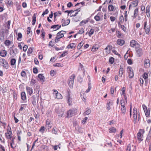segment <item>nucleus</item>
<instances>
[{"instance_id":"f257e3e1","label":"nucleus","mask_w":151,"mask_h":151,"mask_svg":"<svg viewBox=\"0 0 151 151\" xmlns=\"http://www.w3.org/2000/svg\"><path fill=\"white\" fill-rule=\"evenodd\" d=\"M55 106V111L58 114V116L60 117H62L64 111L61 105L58 104H56Z\"/></svg>"},{"instance_id":"f03ea898","label":"nucleus","mask_w":151,"mask_h":151,"mask_svg":"<svg viewBox=\"0 0 151 151\" xmlns=\"http://www.w3.org/2000/svg\"><path fill=\"white\" fill-rule=\"evenodd\" d=\"M75 77V75L73 74V75L70 76L68 81V84L69 86L71 88H72L73 87L74 81Z\"/></svg>"},{"instance_id":"7ed1b4c3","label":"nucleus","mask_w":151,"mask_h":151,"mask_svg":"<svg viewBox=\"0 0 151 151\" xmlns=\"http://www.w3.org/2000/svg\"><path fill=\"white\" fill-rule=\"evenodd\" d=\"M77 109L76 108H73L69 110L68 112V116L69 117H71L75 115V114L77 112Z\"/></svg>"},{"instance_id":"20e7f679","label":"nucleus","mask_w":151,"mask_h":151,"mask_svg":"<svg viewBox=\"0 0 151 151\" xmlns=\"http://www.w3.org/2000/svg\"><path fill=\"white\" fill-rule=\"evenodd\" d=\"M0 63L2 64L3 67L6 69L9 68L8 63L5 59L3 58L0 59Z\"/></svg>"},{"instance_id":"39448f33","label":"nucleus","mask_w":151,"mask_h":151,"mask_svg":"<svg viewBox=\"0 0 151 151\" xmlns=\"http://www.w3.org/2000/svg\"><path fill=\"white\" fill-rule=\"evenodd\" d=\"M145 132L144 130L143 129H140L139 130V132L137 134V138L138 139L141 141L143 140L142 138V137H143V135H142V134H144Z\"/></svg>"},{"instance_id":"423d86ee","label":"nucleus","mask_w":151,"mask_h":151,"mask_svg":"<svg viewBox=\"0 0 151 151\" xmlns=\"http://www.w3.org/2000/svg\"><path fill=\"white\" fill-rule=\"evenodd\" d=\"M142 107L146 116L147 117H148L150 115V109L148 108L147 109V106L145 104L142 105Z\"/></svg>"},{"instance_id":"0eeeda50","label":"nucleus","mask_w":151,"mask_h":151,"mask_svg":"<svg viewBox=\"0 0 151 151\" xmlns=\"http://www.w3.org/2000/svg\"><path fill=\"white\" fill-rule=\"evenodd\" d=\"M128 73L129 74V78H132L134 76L133 70L131 67H129L127 68Z\"/></svg>"},{"instance_id":"6e6552de","label":"nucleus","mask_w":151,"mask_h":151,"mask_svg":"<svg viewBox=\"0 0 151 151\" xmlns=\"http://www.w3.org/2000/svg\"><path fill=\"white\" fill-rule=\"evenodd\" d=\"M135 50L137 53V56L139 57H140L142 55V50L140 47L136 46Z\"/></svg>"},{"instance_id":"1a4fd4ad","label":"nucleus","mask_w":151,"mask_h":151,"mask_svg":"<svg viewBox=\"0 0 151 151\" xmlns=\"http://www.w3.org/2000/svg\"><path fill=\"white\" fill-rule=\"evenodd\" d=\"M139 0H135L132 2V4H130L129 6V9L130 10V8L131 6L133 7H135L138 5Z\"/></svg>"},{"instance_id":"9d476101","label":"nucleus","mask_w":151,"mask_h":151,"mask_svg":"<svg viewBox=\"0 0 151 151\" xmlns=\"http://www.w3.org/2000/svg\"><path fill=\"white\" fill-rule=\"evenodd\" d=\"M130 46L133 47L136 46L140 47V45L137 41L134 40H132L130 41Z\"/></svg>"},{"instance_id":"9b49d317","label":"nucleus","mask_w":151,"mask_h":151,"mask_svg":"<svg viewBox=\"0 0 151 151\" xmlns=\"http://www.w3.org/2000/svg\"><path fill=\"white\" fill-rule=\"evenodd\" d=\"M53 94H55L56 98L58 99H60L62 98V96L59 93H58V91L56 90L53 89Z\"/></svg>"},{"instance_id":"f8f14e48","label":"nucleus","mask_w":151,"mask_h":151,"mask_svg":"<svg viewBox=\"0 0 151 151\" xmlns=\"http://www.w3.org/2000/svg\"><path fill=\"white\" fill-rule=\"evenodd\" d=\"M113 104V101L112 100L109 99L108 100L106 106V109L108 110L109 111L110 109V106Z\"/></svg>"},{"instance_id":"ddd939ff","label":"nucleus","mask_w":151,"mask_h":151,"mask_svg":"<svg viewBox=\"0 0 151 151\" xmlns=\"http://www.w3.org/2000/svg\"><path fill=\"white\" fill-rule=\"evenodd\" d=\"M5 134L6 138L8 139H11L12 138V132L11 131H9V132H8H8L6 133Z\"/></svg>"},{"instance_id":"4468645a","label":"nucleus","mask_w":151,"mask_h":151,"mask_svg":"<svg viewBox=\"0 0 151 151\" xmlns=\"http://www.w3.org/2000/svg\"><path fill=\"white\" fill-rule=\"evenodd\" d=\"M144 67L146 68L149 67L150 66V60L149 59H145L144 61Z\"/></svg>"},{"instance_id":"2eb2a0df","label":"nucleus","mask_w":151,"mask_h":151,"mask_svg":"<svg viewBox=\"0 0 151 151\" xmlns=\"http://www.w3.org/2000/svg\"><path fill=\"white\" fill-rule=\"evenodd\" d=\"M38 77L40 81L42 82H44L45 81V78L43 74H40L38 75Z\"/></svg>"},{"instance_id":"dca6fc26","label":"nucleus","mask_w":151,"mask_h":151,"mask_svg":"<svg viewBox=\"0 0 151 151\" xmlns=\"http://www.w3.org/2000/svg\"><path fill=\"white\" fill-rule=\"evenodd\" d=\"M66 99H67V101L68 103V104L69 105L71 104L72 103V99L70 97V93L68 92V95L66 96Z\"/></svg>"},{"instance_id":"f3484780","label":"nucleus","mask_w":151,"mask_h":151,"mask_svg":"<svg viewBox=\"0 0 151 151\" xmlns=\"http://www.w3.org/2000/svg\"><path fill=\"white\" fill-rule=\"evenodd\" d=\"M26 89L27 93L29 94L30 96L33 93V90L32 88L30 87L27 86Z\"/></svg>"},{"instance_id":"a211bd4d","label":"nucleus","mask_w":151,"mask_h":151,"mask_svg":"<svg viewBox=\"0 0 151 151\" xmlns=\"http://www.w3.org/2000/svg\"><path fill=\"white\" fill-rule=\"evenodd\" d=\"M124 69L123 66L122 65H120L119 70V75L120 77H122Z\"/></svg>"},{"instance_id":"6ab92c4d","label":"nucleus","mask_w":151,"mask_h":151,"mask_svg":"<svg viewBox=\"0 0 151 151\" xmlns=\"http://www.w3.org/2000/svg\"><path fill=\"white\" fill-rule=\"evenodd\" d=\"M147 25V22L145 21L144 23V29H145V32L147 34H148L150 31V27H148L146 29V26Z\"/></svg>"},{"instance_id":"aec40b11","label":"nucleus","mask_w":151,"mask_h":151,"mask_svg":"<svg viewBox=\"0 0 151 151\" xmlns=\"http://www.w3.org/2000/svg\"><path fill=\"white\" fill-rule=\"evenodd\" d=\"M46 126L47 127L48 129L51 128L52 126V124L50 123L49 119H47L46 121Z\"/></svg>"},{"instance_id":"412c9836","label":"nucleus","mask_w":151,"mask_h":151,"mask_svg":"<svg viewBox=\"0 0 151 151\" xmlns=\"http://www.w3.org/2000/svg\"><path fill=\"white\" fill-rule=\"evenodd\" d=\"M117 43L118 45L120 46H122L124 44L125 41L123 40L119 39L117 40Z\"/></svg>"},{"instance_id":"4be33fe9","label":"nucleus","mask_w":151,"mask_h":151,"mask_svg":"<svg viewBox=\"0 0 151 151\" xmlns=\"http://www.w3.org/2000/svg\"><path fill=\"white\" fill-rule=\"evenodd\" d=\"M133 113L134 119H137V109L136 108H134Z\"/></svg>"},{"instance_id":"5701e85b","label":"nucleus","mask_w":151,"mask_h":151,"mask_svg":"<svg viewBox=\"0 0 151 151\" xmlns=\"http://www.w3.org/2000/svg\"><path fill=\"white\" fill-rule=\"evenodd\" d=\"M0 55L3 57H5L7 54V52L5 50H2L0 51Z\"/></svg>"},{"instance_id":"b1692460","label":"nucleus","mask_w":151,"mask_h":151,"mask_svg":"<svg viewBox=\"0 0 151 151\" xmlns=\"http://www.w3.org/2000/svg\"><path fill=\"white\" fill-rule=\"evenodd\" d=\"M138 8H137L134 11V16L133 18H135L136 17L137 15L138 14Z\"/></svg>"},{"instance_id":"393cba45","label":"nucleus","mask_w":151,"mask_h":151,"mask_svg":"<svg viewBox=\"0 0 151 151\" xmlns=\"http://www.w3.org/2000/svg\"><path fill=\"white\" fill-rule=\"evenodd\" d=\"M21 99L23 101L26 99V96L24 92H22L21 93Z\"/></svg>"},{"instance_id":"a878e982","label":"nucleus","mask_w":151,"mask_h":151,"mask_svg":"<svg viewBox=\"0 0 151 151\" xmlns=\"http://www.w3.org/2000/svg\"><path fill=\"white\" fill-rule=\"evenodd\" d=\"M151 138V130H150L148 135L147 137V139H146V141L148 142H149Z\"/></svg>"},{"instance_id":"bb28decb","label":"nucleus","mask_w":151,"mask_h":151,"mask_svg":"<svg viewBox=\"0 0 151 151\" xmlns=\"http://www.w3.org/2000/svg\"><path fill=\"white\" fill-rule=\"evenodd\" d=\"M90 20V18H88L86 20L82 21L80 22L79 25L81 26H82L83 25V24H82L83 23L85 24L87 23Z\"/></svg>"},{"instance_id":"cd10ccee","label":"nucleus","mask_w":151,"mask_h":151,"mask_svg":"<svg viewBox=\"0 0 151 151\" xmlns=\"http://www.w3.org/2000/svg\"><path fill=\"white\" fill-rule=\"evenodd\" d=\"M56 27H57V29L56 30H55V31H56L60 28L61 27V25H59L58 24L54 25L52 26L50 28L55 29V28Z\"/></svg>"},{"instance_id":"c85d7f7f","label":"nucleus","mask_w":151,"mask_h":151,"mask_svg":"<svg viewBox=\"0 0 151 151\" xmlns=\"http://www.w3.org/2000/svg\"><path fill=\"white\" fill-rule=\"evenodd\" d=\"M36 21V14H34L32 17V25H34L35 24Z\"/></svg>"},{"instance_id":"c756f323","label":"nucleus","mask_w":151,"mask_h":151,"mask_svg":"<svg viewBox=\"0 0 151 151\" xmlns=\"http://www.w3.org/2000/svg\"><path fill=\"white\" fill-rule=\"evenodd\" d=\"M125 88H125L124 87H123L122 88V94L123 95H124V98L126 100V102L127 103V100H126L127 98H126V95L125 93Z\"/></svg>"},{"instance_id":"7c9ffc66","label":"nucleus","mask_w":151,"mask_h":151,"mask_svg":"<svg viewBox=\"0 0 151 151\" xmlns=\"http://www.w3.org/2000/svg\"><path fill=\"white\" fill-rule=\"evenodd\" d=\"M86 109H87L84 113V115H88L90 114L91 112V110L90 109L88 108H87Z\"/></svg>"},{"instance_id":"2f4dec72","label":"nucleus","mask_w":151,"mask_h":151,"mask_svg":"<svg viewBox=\"0 0 151 151\" xmlns=\"http://www.w3.org/2000/svg\"><path fill=\"white\" fill-rule=\"evenodd\" d=\"M63 31L62 30L58 32L57 34V36L58 37L60 36V38L63 37H64V33H61V32Z\"/></svg>"},{"instance_id":"473e14b6","label":"nucleus","mask_w":151,"mask_h":151,"mask_svg":"<svg viewBox=\"0 0 151 151\" xmlns=\"http://www.w3.org/2000/svg\"><path fill=\"white\" fill-rule=\"evenodd\" d=\"M34 50L33 47H30L28 49L27 51V54L28 55L32 53Z\"/></svg>"},{"instance_id":"72a5a7b5","label":"nucleus","mask_w":151,"mask_h":151,"mask_svg":"<svg viewBox=\"0 0 151 151\" xmlns=\"http://www.w3.org/2000/svg\"><path fill=\"white\" fill-rule=\"evenodd\" d=\"M78 131V132L81 133H82L83 132L84 129L78 126L77 127Z\"/></svg>"},{"instance_id":"f704fd0d","label":"nucleus","mask_w":151,"mask_h":151,"mask_svg":"<svg viewBox=\"0 0 151 151\" xmlns=\"http://www.w3.org/2000/svg\"><path fill=\"white\" fill-rule=\"evenodd\" d=\"M109 132L110 133H115L116 132V129L114 127H113L109 129Z\"/></svg>"},{"instance_id":"c9c22d12","label":"nucleus","mask_w":151,"mask_h":151,"mask_svg":"<svg viewBox=\"0 0 151 151\" xmlns=\"http://www.w3.org/2000/svg\"><path fill=\"white\" fill-rule=\"evenodd\" d=\"M114 9V6L112 5H109L108 6V9L110 11H113Z\"/></svg>"},{"instance_id":"e433bc0d","label":"nucleus","mask_w":151,"mask_h":151,"mask_svg":"<svg viewBox=\"0 0 151 151\" xmlns=\"http://www.w3.org/2000/svg\"><path fill=\"white\" fill-rule=\"evenodd\" d=\"M70 22V19H68L65 22H64L62 25L63 27L65 26L66 25H68Z\"/></svg>"},{"instance_id":"4c0bfd02","label":"nucleus","mask_w":151,"mask_h":151,"mask_svg":"<svg viewBox=\"0 0 151 151\" xmlns=\"http://www.w3.org/2000/svg\"><path fill=\"white\" fill-rule=\"evenodd\" d=\"M121 111L122 114H124L126 111V109L125 107L121 106Z\"/></svg>"},{"instance_id":"58836bf2","label":"nucleus","mask_w":151,"mask_h":151,"mask_svg":"<svg viewBox=\"0 0 151 151\" xmlns=\"http://www.w3.org/2000/svg\"><path fill=\"white\" fill-rule=\"evenodd\" d=\"M99 13L98 14L95 16L94 19L96 21H99L100 20V17L98 15H99Z\"/></svg>"},{"instance_id":"ea45409f","label":"nucleus","mask_w":151,"mask_h":151,"mask_svg":"<svg viewBox=\"0 0 151 151\" xmlns=\"http://www.w3.org/2000/svg\"><path fill=\"white\" fill-rule=\"evenodd\" d=\"M16 53L14 51V50L12 49L10 50V54L12 56H14L16 55Z\"/></svg>"},{"instance_id":"a19ab883","label":"nucleus","mask_w":151,"mask_h":151,"mask_svg":"<svg viewBox=\"0 0 151 151\" xmlns=\"http://www.w3.org/2000/svg\"><path fill=\"white\" fill-rule=\"evenodd\" d=\"M16 60L15 59L13 58L10 61V63L11 65H14L16 63Z\"/></svg>"},{"instance_id":"79ce46f5","label":"nucleus","mask_w":151,"mask_h":151,"mask_svg":"<svg viewBox=\"0 0 151 151\" xmlns=\"http://www.w3.org/2000/svg\"><path fill=\"white\" fill-rule=\"evenodd\" d=\"M1 32L2 33V35H4V33L6 34H7L9 32V30L8 29H5L4 31L3 30V29H2V30H1L0 32Z\"/></svg>"},{"instance_id":"37998d69","label":"nucleus","mask_w":151,"mask_h":151,"mask_svg":"<svg viewBox=\"0 0 151 151\" xmlns=\"http://www.w3.org/2000/svg\"><path fill=\"white\" fill-rule=\"evenodd\" d=\"M11 44V42L9 40H6L4 42V44L5 45L8 46H9Z\"/></svg>"},{"instance_id":"c03bdc74","label":"nucleus","mask_w":151,"mask_h":151,"mask_svg":"<svg viewBox=\"0 0 151 151\" xmlns=\"http://www.w3.org/2000/svg\"><path fill=\"white\" fill-rule=\"evenodd\" d=\"M143 77L145 80L147 79L148 77V74L147 73H145L142 75Z\"/></svg>"},{"instance_id":"a18cd8bd","label":"nucleus","mask_w":151,"mask_h":151,"mask_svg":"<svg viewBox=\"0 0 151 151\" xmlns=\"http://www.w3.org/2000/svg\"><path fill=\"white\" fill-rule=\"evenodd\" d=\"M114 59L113 57H111L109 59V62L111 64L113 63L114 61Z\"/></svg>"},{"instance_id":"49530a36","label":"nucleus","mask_w":151,"mask_h":151,"mask_svg":"<svg viewBox=\"0 0 151 151\" xmlns=\"http://www.w3.org/2000/svg\"><path fill=\"white\" fill-rule=\"evenodd\" d=\"M125 102L123 100H122L121 101V106L122 107H125Z\"/></svg>"},{"instance_id":"de8ad7c7","label":"nucleus","mask_w":151,"mask_h":151,"mask_svg":"<svg viewBox=\"0 0 151 151\" xmlns=\"http://www.w3.org/2000/svg\"><path fill=\"white\" fill-rule=\"evenodd\" d=\"M32 98H33V100L32 101V104L33 105L35 106L36 105V99L35 98V96H33L32 97Z\"/></svg>"},{"instance_id":"09e8293b","label":"nucleus","mask_w":151,"mask_h":151,"mask_svg":"<svg viewBox=\"0 0 151 151\" xmlns=\"http://www.w3.org/2000/svg\"><path fill=\"white\" fill-rule=\"evenodd\" d=\"M83 42L81 41V42L78 44V49H80V48L82 46H83Z\"/></svg>"},{"instance_id":"8fccbe9b","label":"nucleus","mask_w":151,"mask_h":151,"mask_svg":"<svg viewBox=\"0 0 151 151\" xmlns=\"http://www.w3.org/2000/svg\"><path fill=\"white\" fill-rule=\"evenodd\" d=\"M68 54L67 51H65L63 52L62 54L60 55V58L65 56L66 55Z\"/></svg>"},{"instance_id":"3c124183","label":"nucleus","mask_w":151,"mask_h":151,"mask_svg":"<svg viewBox=\"0 0 151 151\" xmlns=\"http://www.w3.org/2000/svg\"><path fill=\"white\" fill-rule=\"evenodd\" d=\"M54 66L61 67L63 66V65L60 63H56L54 65Z\"/></svg>"},{"instance_id":"603ef678","label":"nucleus","mask_w":151,"mask_h":151,"mask_svg":"<svg viewBox=\"0 0 151 151\" xmlns=\"http://www.w3.org/2000/svg\"><path fill=\"white\" fill-rule=\"evenodd\" d=\"M94 32V29H91L89 32V35L90 36L91 35H93Z\"/></svg>"},{"instance_id":"864d4df0","label":"nucleus","mask_w":151,"mask_h":151,"mask_svg":"<svg viewBox=\"0 0 151 151\" xmlns=\"http://www.w3.org/2000/svg\"><path fill=\"white\" fill-rule=\"evenodd\" d=\"M98 49L97 47H95L94 46H93L91 50L92 51L95 52Z\"/></svg>"},{"instance_id":"5fc2aeb1","label":"nucleus","mask_w":151,"mask_h":151,"mask_svg":"<svg viewBox=\"0 0 151 151\" xmlns=\"http://www.w3.org/2000/svg\"><path fill=\"white\" fill-rule=\"evenodd\" d=\"M75 11H74L73 10H66L64 12L65 13H68V16L69 14L70 13H72L74 12Z\"/></svg>"},{"instance_id":"6e6d98bb","label":"nucleus","mask_w":151,"mask_h":151,"mask_svg":"<svg viewBox=\"0 0 151 151\" xmlns=\"http://www.w3.org/2000/svg\"><path fill=\"white\" fill-rule=\"evenodd\" d=\"M119 21L122 23L124 21V18L123 15H122L119 17Z\"/></svg>"},{"instance_id":"4d7b16f0","label":"nucleus","mask_w":151,"mask_h":151,"mask_svg":"<svg viewBox=\"0 0 151 151\" xmlns=\"http://www.w3.org/2000/svg\"><path fill=\"white\" fill-rule=\"evenodd\" d=\"M150 7L149 6H147L146 8V13L147 14V13H150Z\"/></svg>"},{"instance_id":"13d9d810","label":"nucleus","mask_w":151,"mask_h":151,"mask_svg":"<svg viewBox=\"0 0 151 151\" xmlns=\"http://www.w3.org/2000/svg\"><path fill=\"white\" fill-rule=\"evenodd\" d=\"M57 129L55 127V128H53L52 129V132L55 134H57Z\"/></svg>"},{"instance_id":"bf43d9fd","label":"nucleus","mask_w":151,"mask_h":151,"mask_svg":"<svg viewBox=\"0 0 151 151\" xmlns=\"http://www.w3.org/2000/svg\"><path fill=\"white\" fill-rule=\"evenodd\" d=\"M21 75L22 77H24L26 76V73L23 70L22 71L21 73Z\"/></svg>"},{"instance_id":"052dcab7","label":"nucleus","mask_w":151,"mask_h":151,"mask_svg":"<svg viewBox=\"0 0 151 151\" xmlns=\"http://www.w3.org/2000/svg\"><path fill=\"white\" fill-rule=\"evenodd\" d=\"M33 71L34 73L36 74L38 73V70L36 67L33 68Z\"/></svg>"},{"instance_id":"680f3d73","label":"nucleus","mask_w":151,"mask_h":151,"mask_svg":"<svg viewBox=\"0 0 151 151\" xmlns=\"http://www.w3.org/2000/svg\"><path fill=\"white\" fill-rule=\"evenodd\" d=\"M58 13L60 15H61V13L60 12H58L54 13V18L56 19V16H57V15H58Z\"/></svg>"},{"instance_id":"e2e57ef3","label":"nucleus","mask_w":151,"mask_h":151,"mask_svg":"<svg viewBox=\"0 0 151 151\" xmlns=\"http://www.w3.org/2000/svg\"><path fill=\"white\" fill-rule=\"evenodd\" d=\"M112 52L116 55H118V56H120V55L118 54L117 52L115 50H112Z\"/></svg>"},{"instance_id":"0e129e2a","label":"nucleus","mask_w":151,"mask_h":151,"mask_svg":"<svg viewBox=\"0 0 151 151\" xmlns=\"http://www.w3.org/2000/svg\"><path fill=\"white\" fill-rule=\"evenodd\" d=\"M60 38L59 37H58L57 36V37L55 38V42H58L60 41Z\"/></svg>"},{"instance_id":"69168bd1","label":"nucleus","mask_w":151,"mask_h":151,"mask_svg":"<svg viewBox=\"0 0 151 151\" xmlns=\"http://www.w3.org/2000/svg\"><path fill=\"white\" fill-rule=\"evenodd\" d=\"M139 81L140 82V85L141 86H142L143 83H144V81L143 79L140 78L139 79Z\"/></svg>"},{"instance_id":"338daca9","label":"nucleus","mask_w":151,"mask_h":151,"mask_svg":"<svg viewBox=\"0 0 151 151\" xmlns=\"http://www.w3.org/2000/svg\"><path fill=\"white\" fill-rule=\"evenodd\" d=\"M131 145L130 144H129L127 146V151H130L131 150Z\"/></svg>"},{"instance_id":"774afa93","label":"nucleus","mask_w":151,"mask_h":151,"mask_svg":"<svg viewBox=\"0 0 151 151\" xmlns=\"http://www.w3.org/2000/svg\"><path fill=\"white\" fill-rule=\"evenodd\" d=\"M84 32V29L83 28H81V29H80L78 33L80 34H82Z\"/></svg>"}]
</instances>
